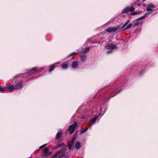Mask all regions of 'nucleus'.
Masks as SVG:
<instances>
[{"mask_svg": "<svg viewBox=\"0 0 158 158\" xmlns=\"http://www.w3.org/2000/svg\"><path fill=\"white\" fill-rule=\"evenodd\" d=\"M66 151V148H63L61 150L56 152L52 156V158H61L66 156L67 154Z\"/></svg>", "mask_w": 158, "mask_h": 158, "instance_id": "1", "label": "nucleus"}, {"mask_svg": "<svg viewBox=\"0 0 158 158\" xmlns=\"http://www.w3.org/2000/svg\"><path fill=\"white\" fill-rule=\"evenodd\" d=\"M105 47L106 49L110 50L106 52L107 54H108L111 53L112 51L116 49L117 48L116 45L111 43L107 44L105 46Z\"/></svg>", "mask_w": 158, "mask_h": 158, "instance_id": "2", "label": "nucleus"}, {"mask_svg": "<svg viewBox=\"0 0 158 158\" xmlns=\"http://www.w3.org/2000/svg\"><path fill=\"white\" fill-rule=\"evenodd\" d=\"M77 124L75 121H74V124L70 125L69 129V131L71 135L73 132L75 127L77 126Z\"/></svg>", "mask_w": 158, "mask_h": 158, "instance_id": "3", "label": "nucleus"}, {"mask_svg": "<svg viewBox=\"0 0 158 158\" xmlns=\"http://www.w3.org/2000/svg\"><path fill=\"white\" fill-rule=\"evenodd\" d=\"M155 7V6L153 4H150L148 5L147 7V10L148 12V14L153 11V9Z\"/></svg>", "mask_w": 158, "mask_h": 158, "instance_id": "4", "label": "nucleus"}, {"mask_svg": "<svg viewBox=\"0 0 158 158\" xmlns=\"http://www.w3.org/2000/svg\"><path fill=\"white\" fill-rule=\"evenodd\" d=\"M119 28V27H109L106 29V31L108 32L116 31Z\"/></svg>", "mask_w": 158, "mask_h": 158, "instance_id": "5", "label": "nucleus"}, {"mask_svg": "<svg viewBox=\"0 0 158 158\" xmlns=\"http://www.w3.org/2000/svg\"><path fill=\"white\" fill-rule=\"evenodd\" d=\"M23 82L22 81H20L15 85V89L18 90L22 89L23 88Z\"/></svg>", "mask_w": 158, "mask_h": 158, "instance_id": "6", "label": "nucleus"}, {"mask_svg": "<svg viewBox=\"0 0 158 158\" xmlns=\"http://www.w3.org/2000/svg\"><path fill=\"white\" fill-rule=\"evenodd\" d=\"M99 116H97V115H95L94 117L91 118L90 121V122L89 124H91L92 123H94L96 121L97 119L98 118Z\"/></svg>", "mask_w": 158, "mask_h": 158, "instance_id": "7", "label": "nucleus"}, {"mask_svg": "<svg viewBox=\"0 0 158 158\" xmlns=\"http://www.w3.org/2000/svg\"><path fill=\"white\" fill-rule=\"evenodd\" d=\"M80 57L81 60L83 61H85L86 59V55L82 53L80 55Z\"/></svg>", "mask_w": 158, "mask_h": 158, "instance_id": "8", "label": "nucleus"}, {"mask_svg": "<svg viewBox=\"0 0 158 158\" xmlns=\"http://www.w3.org/2000/svg\"><path fill=\"white\" fill-rule=\"evenodd\" d=\"M78 65V63L77 61H73L72 64V68L75 69L77 67Z\"/></svg>", "mask_w": 158, "mask_h": 158, "instance_id": "9", "label": "nucleus"}, {"mask_svg": "<svg viewBox=\"0 0 158 158\" xmlns=\"http://www.w3.org/2000/svg\"><path fill=\"white\" fill-rule=\"evenodd\" d=\"M129 9L130 7L129 6L126 7L123 10L122 13H128L129 11Z\"/></svg>", "mask_w": 158, "mask_h": 158, "instance_id": "10", "label": "nucleus"}, {"mask_svg": "<svg viewBox=\"0 0 158 158\" xmlns=\"http://www.w3.org/2000/svg\"><path fill=\"white\" fill-rule=\"evenodd\" d=\"M148 14V13H146L145 14H144V15L139 17V18L137 19L136 20V21H139L140 20H142V19H145L147 16V15Z\"/></svg>", "mask_w": 158, "mask_h": 158, "instance_id": "11", "label": "nucleus"}, {"mask_svg": "<svg viewBox=\"0 0 158 158\" xmlns=\"http://www.w3.org/2000/svg\"><path fill=\"white\" fill-rule=\"evenodd\" d=\"M61 68L63 69H66L68 67V63H65L61 65Z\"/></svg>", "mask_w": 158, "mask_h": 158, "instance_id": "12", "label": "nucleus"}, {"mask_svg": "<svg viewBox=\"0 0 158 158\" xmlns=\"http://www.w3.org/2000/svg\"><path fill=\"white\" fill-rule=\"evenodd\" d=\"M42 70V69H41L40 68H32L31 69H30L29 70V71L31 72V71H35L36 72H38L39 71H41Z\"/></svg>", "mask_w": 158, "mask_h": 158, "instance_id": "13", "label": "nucleus"}, {"mask_svg": "<svg viewBox=\"0 0 158 158\" xmlns=\"http://www.w3.org/2000/svg\"><path fill=\"white\" fill-rule=\"evenodd\" d=\"M80 143L78 141L75 144V147L77 149H79L81 147Z\"/></svg>", "mask_w": 158, "mask_h": 158, "instance_id": "14", "label": "nucleus"}, {"mask_svg": "<svg viewBox=\"0 0 158 158\" xmlns=\"http://www.w3.org/2000/svg\"><path fill=\"white\" fill-rule=\"evenodd\" d=\"M15 86L12 85H8V89L11 91L13 90V89H15Z\"/></svg>", "mask_w": 158, "mask_h": 158, "instance_id": "15", "label": "nucleus"}, {"mask_svg": "<svg viewBox=\"0 0 158 158\" xmlns=\"http://www.w3.org/2000/svg\"><path fill=\"white\" fill-rule=\"evenodd\" d=\"M62 134L61 132H59L56 135V139H58L61 137Z\"/></svg>", "mask_w": 158, "mask_h": 158, "instance_id": "16", "label": "nucleus"}, {"mask_svg": "<svg viewBox=\"0 0 158 158\" xmlns=\"http://www.w3.org/2000/svg\"><path fill=\"white\" fill-rule=\"evenodd\" d=\"M77 134H76L75 135H74L73 137V138L72 139V142L71 143L72 144H73L75 142V139L77 138Z\"/></svg>", "mask_w": 158, "mask_h": 158, "instance_id": "17", "label": "nucleus"}, {"mask_svg": "<svg viewBox=\"0 0 158 158\" xmlns=\"http://www.w3.org/2000/svg\"><path fill=\"white\" fill-rule=\"evenodd\" d=\"M48 151V149L47 148H44V151L45 153V156H47L49 155Z\"/></svg>", "mask_w": 158, "mask_h": 158, "instance_id": "18", "label": "nucleus"}, {"mask_svg": "<svg viewBox=\"0 0 158 158\" xmlns=\"http://www.w3.org/2000/svg\"><path fill=\"white\" fill-rule=\"evenodd\" d=\"M132 26V24L131 23H129L128 24L127 26L124 29V30H127V29H128L130 28H131Z\"/></svg>", "mask_w": 158, "mask_h": 158, "instance_id": "19", "label": "nucleus"}, {"mask_svg": "<svg viewBox=\"0 0 158 158\" xmlns=\"http://www.w3.org/2000/svg\"><path fill=\"white\" fill-rule=\"evenodd\" d=\"M64 143H58L56 145V147L57 148H59L63 146H64Z\"/></svg>", "mask_w": 158, "mask_h": 158, "instance_id": "20", "label": "nucleus"}, {"mask_svg": "<svg viewBox=\"0 0 158 158\" xmlns=\"http://www.w3.org/2000/svg\"><path fill=\"white\" fill-rule=\"evenodd\" d=\"M89 50V47H88L86 48H85L84 51V54H85L88 52Z\"/></svg>", "mask_w": 158, "mask_h": 158, "instance_id": "21", "label": "nucleus"}, {"mask_svg": "<svg viewBox=\"0 0 158 158\" xmlns=\"http://www.w3.org/2000/svg\"><path fill=\"white\" fill-rule=\"evenodd\" d=\"M54 68H55V66H54V65H52L50 67V68L49 70V72H50L52 71V70H53Z\"/></svg>", "mask_w": 158, "mask_h": 158, "instance_id": "22", "label": "nucleus"}, {"mask_svg": "<svg viewBox=\"0 0 158 158\" xmlns=\"http://www.w3.org/2000/svg\"><path fill=\"white\" fill-rule=\"evenodd\" d=\"M134 10H135V8L133 6H131V7H130L129 11H130V12H132Z\"/></svg>", "mask_w": 158, "mask_h": 158, "instance_id": "23", "label": "nucleus"}, {"mask_svg": "<svg viewBox=\"0 0 158 158\" xmlns=\"http://www.w3.org/2000/svg\"><path fill=\"white\" fill-rule=\"evenodd\" d=\"M130 20H129L126 22L123 25V26L122 27V28H123L125 27L128 23L130 22Z\"/></svg>", "mask_w": 158, "mask_h": 158, "instance_id": "24", "label": "nucleus"}, {"mask_svg": "<svg viewBox=\"0 0 158 158\" xmlns=\"http://www.w3.org/2000/svg\"><path fill=\"white\" fill-rule=\"evenodd\" d=\"M5 91H6L5 90V88L2 87L1 86H0V91L3 92Z\"/></svg>", "mask_w": 158, "mask_h": 158, "instance_id": "25", "label": "nucleus"}, {"mask_svg": "<svg viewBox=\"0 0 158 158\" xmlns=\"http://www.w3.org/2000/svg\"><path fill=\"white\" fill-rule=\"evenodd\" d=\"M73 145V144H72V143H71L70 144H69V143H68V145L69 146V149H72V148H73V147L72 146V145Z\"/></svg>", "mask_w": 158, "mask_h": 158, "instance_id": "26", "label": "nucleus"}, {"mask_svg": "<svg viewBox=\"0 0 158 158\" xmlns=\"http://www.w3.org/2000/svg\"><path fill=\"white\" fill-rule=\"evenodd\" d=\"M88 128H87L86 129H85V130H82L81 132V133H80V134L81 135V134H82V133H84L85 132H86L87 130H88Z\"/></svg>", "mask_w": 158, "mask_h": 158, "instance_id": "27", "label": "nucleus"}, {"mask_svg": "<svg viewBox=\"0 0 158 158\" xmlns=\"http://www.w3.org/2000/svg\"><path fill=\"white\" fill-rule=\"evenodd\" d=\"M142 21L137 22L135 23V25H140L141 24H142Z\"/></svg>", "mask_w": 158, "mask_h": 158, "instance_id": "28", "label": "nucleus"}, {"mask_svg": "<svg viewBox=\"0 0 158 158\" xmlns=\"http://www.w3.org/2000/svg\"><path fill=\"white\" fill-rule=\"evenodd\" d=\"M139 13H138L137 12H134L131 13V15H135L139 14Z\"/></svg>", "mask_w": 158, "mask_h": 158, "instance_id": "29", "label": "nucleus"}, {"mask_svg": "<svg viewBox=\"0 0 158 158\" xmlns=\"http://www.w3.org/2000/svg\"><path fill=\"white\" fill-rule=\"evenodd\" d=\"M47 144V143H46V144H43V145H42V146H41L40 147V148H43L44 147V146H45Z\"/></svg>", "mask_w": 158, "mask_h": 158, "instance_id": "30", "label": "nucleus"}, {"mask_svg": "<svg viewBox=\"0 0 158 158\" xmlns=\"http://www.w3.org/2000/svg\"><path fill=\"white\" fill-rule=\"evenodd\" d=\"M77 54V53H76V52H73V53H71V54L69 55V56H71V55H73V54Z\"/></svg>", "mask_w": 158, "mask_h": 158, "instance_id": "31", "label": "nucleus"}, {"mask_svg": "<svg viewBox=\"0 0 158 158\" xmlns=\"http://www.w3.org/2000/svg\"><path fill=\"white\" fill-rule=\"evenodd\" d=\"M91 126H89V127H88V129H89V128H91Z\"/></svg>", "mask_w": 158, "mask_h": 158, "instance_id": "32", "label": "nucleus"}, {"mask_svg": "<svg viewBox=\"0 0 158 158\" xmlns=\"http://www.w3.org/2000/svg\"><path fill=\"white\" fill-rule=\"evenodd\" d=\"M118 93H117L116 94H115L114 95H116V94H118Z\"/></svg>", "mask_w": 158, "mask_h": 158, "instance_id": "33", "label": "nucleus"}, {"mask_svg": "<svg viewBox=\"0 0 158 158\" xmlns=\"http://www.w3.org/2000/svg\"><path fill=\"white\" fill-rule=\"evenodd\" d=\"M58 63H60V62H58Z\"/></svg>", "mask_w": 158, "mask_h": 158, "instance_id": "34", "label": "nucleus"}, {"mask_svg": "<svg viewBox=\"0 0 158 158\" xmlns=\"http://www.w3.org/2000/svg\"><path fill=\"white\" fill-rule=\"evenodd\" d=\"M101 114H100L99 116L100 115H101Z\"/></svg>", "mask_w": 158, "mask_h": 158, "instance_id": "35", "label": "nucleus"}, {"mask_svg": "<svg viewBox=\"0 0 158 158\" xmlns=\"http://www.w3.org/2000/svg\"><path fill=\"white\" fill-rule=\"evenodd\" d=\"M65 158H67V157H66Z\"/></svg>", "mask_w": 158, "mask_h": 158, "instance_id": "36", "label": "nucleus"}]
</instances>
